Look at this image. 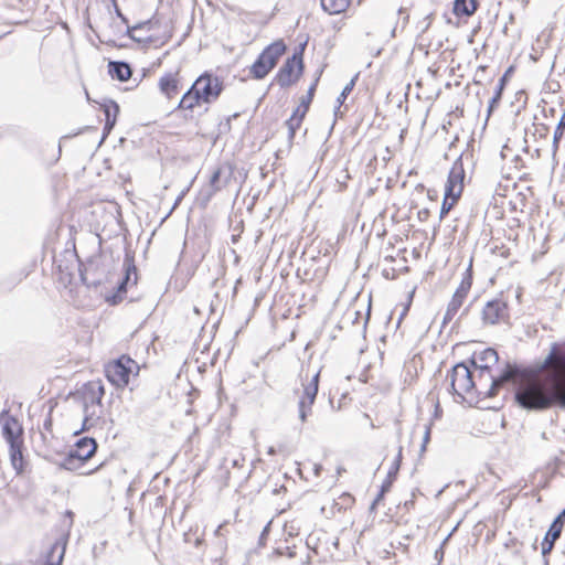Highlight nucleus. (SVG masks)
<instances>
[{"instance_id":"1","label":"nucleus","mask_w":565,"mask_h":565,"mask_svg":"<svg viewBox=\"0 0 565 565\" xmlns=\"http://www.w3.org/2000/svg\"><path fill=\"white\" fill-rule=\"evenodd\" d=\"M546 370L548 381L537 379L520 383L515 388V402L527 411L542 412L552 407L565 409V340L553 342L537 372Z\"/></svg>"},{"instance_id":"2","label":"nucleus","mask_w":565,"mask_h":565,"mask_svg":"<svg viewBox=\"0 0 565 565\" xmlns=\"http://www.w3.org/2000/svg\"><path fill=\"white\" fill-rule=\"evenodd\" d=\"M498 361V352L492 348L484 349L478 355H475V359L471 361L472 365L480 370V377L487 373L491 380V385L486 392V396L488 397L495 396L498 390L505 383L515 382L524 376L523 369L516 364L511 363H507L501 373L498 376H493L490 373V367L497 364Z\"/></svg>"},{"instance_id":"3","label":"nucleus","mask_w":565,"mask_h":565,"mask_svg":"<svg viewBox=\"0 0 565 565\" xmlns=\"http://www.w3.org/2000/svg\"><path fill=\"white\" fill-rule=\"evenodd\" d=\"M0 424L2 435L9 445L10 460L18 473L24 468L23 458V428L17 417L12 416L8 411L0 414Z\"/></svg>"},{"instance_id":"4","label":"nucleus","mask_w":565,"mask_h":565,"mask_svg":"<svg viewBox=\"0 0 565 565\" xmlns=\"http://www.w3.org/2000/svg\"><path fill=\"white\" fill-rule=\"evenodd\" d=\"M79 393L82 394L84 406L82 430H88L94 427L100 418L98 408L102 406L105 388L100 381H90L84 384Z\"/></svg>"},{"instance_id":"5","label":"nucleus","mask_w":565,"mask_h":565,"mask_svg":"<svg viewBox=\"0 0 565 565\" xmlns=\"http://www.w3.org/2000/svg\"><path fill=\"white\" fill-rule=\"evenodd\" d=\"M286 50L287 46L281 39L267 45L249 67L250 76L255 79L265 78L276 67Z\"/></svg>"},{"instance_id":"6","label":"nucleus","mask_w":565,"mask_h":565,"mask_svg":"<svg viewBox=\"0 0 565 565\" xmlns=\"http://www.w3.org/2000/svg\"><path fill=\"white\" fill-rule=\"evenodd\" d=\"M136 370L138 374L139 366L131 358L121 355L119 359L109 363L106 366V376L108 381L118 388H122L128 385L130 375Z\"/></svg>"},{"instance_id":"7","label":"nucleus","mask_w":565,"mask_h":565,"mask_svg":"<svg viewBox=\"0 0 565 565\" xmlns=\"http://www.w3.org/2000/svg\"><path fill=\"white\" fill-rule=\"evenodd\" d=\"M303 46L288 57L276 74L275 81L281 87H289L295 84L303 73Z\"/></svg>"},{"instance_id":"8","label":"nucleus","mask_w":565,"mask_h":565,"mask_svg":"<svg viewBox=\"0 0 565 565\" xmlns=\"http://www.w3.org/2000/svg\"><path fill=\"white\" fill-rule=\"evenodd\" d=\"M319 379H320V371L312 374L311 377H309V374L307 373L305 377H301L302 381V396L300 397L298 402V411H299V419L305 423L308 418V416L311 414L312 405L315 404L318 391H319Z\"/></svg>"},{"instance_id":"9","label":"nucleus","mask_w":565,"mask_h":565,"mask_svg":"<svg viewBox=\"0 0 565 565\" xmlns=\"http://www.w3.org/2000/svg\"><path fill=\"white\" fill-rule=\"evenodd\" d=\"M447 377L450 380L451 392L461 398L476 387L472 373L463 362L457 363Z\"/></svg>"},{"instance_id":"10","label":"nucleus","mask_w":565,"mask_h":565,"mask_svg":"<svg viewBox=\"0 0 565 565\" xmlns=\"http://www.w3.org/2000/svg\"><path fill=\"white\" fill-rule=\"evenodd\" d=\"M203 103L210 104L218 98L223 90V83L218 77L204 73L193 83Z\"/></svg>"},{"instance_id":"11","label":"nucleus","mask_w":565,"mask_h":565,"mask_svg":"<svg viewBox=\"0 0 565 565\" xmlns=\"http://www.w3.org/2000/svg\"><path fill=\"white\" fill-rule=\"evenodd\" d=\"M234 177V169L231 164L218 166L211 174L206 190V200H210L218 191L226 188Z\"/></svg>"},{"instance_id":"12","label":"nucleus","mask_w":565,"mask_h":565,"mask_svg":"<svg viewBox=\"0 0 565 565\" xmlns=\"http://www.w3.org/2000/svg\"><path fill=\"white\" fill-rule=\"evenodd\" d=\"M466 178L465 168L461 158H458L448 174L445 186V193L450 198L459 199L463 191V181Z\"/></svg>"},{"instance_id":"13","label":"nucleus","mask_w":565,"mask_h":565,"mask_svg":"<svg viewBox=\"0 0 565 565\" xmlns=\"http://www.w3.org/2000/svg\"><path fill=\"white\" fill-rule=\"evenodd\" d=\"M509 318V308L505 301L493 299L482 309V321L486 324H497Z\"/></svg>"},{"instance_id":"14","label":"nucleus","mask_w":565,"mask_h":565,"mask_svg":"<svg viewBox=\"0 0 565 565\" xmlns=\"http://www.w3.org/2000/svg\"><path fill=\"white\" fill-rule=\"evenodd\" d=\"M471 286H472V265L470 264L469 267L463 273L460 285L456 289L455 294L452 295L451 300L449 301V303L447 306V308H449L450 311L458 312V310L463 305V301L467 298L468 292L471 289Z\"/></svg>"},{"instance_id":"15","label":"nucleus","mask_w":565,"mask_h":565,"mask_svg":"<svg viewBox=\"0 0 565 565\" xmlns=\"http://www.w3.org/2000/svg\"><path fill=\"white\" fill-rule=\"evenodd\" d=\"M565 523V509L559 512V514L554 519L552 524L550 525L541 545H542V555L546 556L554 547V543L559 539L563 526Z\"/></svg>"},{"instance_id":"16","label":"nucleus","mask_w":565,"mask_h":565,"mask_svg":"<svg viewBox=\"0 0 565 565\" xmlns=\"http://www.w3.org/2000/svg\"><path fill=\"white\" fill-rule=\"evenodd\" d=\"M179 74V71L174 73H166L159 79L158 86L160 93L164 95L168 99L174 98L177 95H179L181 90Z\"/></svg>"},{"instance_id":"17","label":"nucleus","mask_w":565,"mask_h":565,"mask_svg":"<svg viewBox=\"0 0 565 565\" xmlns=\"http://www.w3.org/2000/svg\"><path fill=\"white\" fill-rule=\"evenodd\" d=\"M70 533L68 531L64 533L60 539L55 541V543L51 546L47 556L46 562L44 565H62L66 545L68 542Z\"/></svg>"},{"instance_id":"18","label":"nucleus","mask_w":565,"mask_h":565,"mask_svg":"<svg viewBox=\"0 0 565 565\" xmlns=\"http://www.w3.org/2000/svg\"><path fill=\"white\" fill-rule=\"evenodd\" d=\"M97 450V443L94 438L83 437L76 441L74 448L71 449L73 454L79 459L86 462L89 460Z\"/></svg>"},{"instance_id":"19","label":"nucleus","mask_w":565,"mask_h":565,"mask_svg":"<svg viewBox=\"0 0 565 565\" xmlns=\"http://www.w3.org/2000/svg\"><path fill=\"white\" fill-rule=\"evenodd\" d=\"M108 73L110 76L119 82H126L128 81L131 75L132 71L128 63L122 61H111L108 63Z\"/></svg>"},{"instance_id":"20","label":"nucleus","mask_w":565,"mask_h":565,"mask_svg":"<svg viewBox=\"0 0 565 565\" xmlns=\"http://www.w3.org/2000/svg\"><path fill=\"white\" fill-rule=\"evenodd\" d=\"M202 102L198 90H194V86L192 85L180 99L178 107L179 109H190L192 110L196 105Z\"/></svg>"},{"instance_id":"21","label":"nucleus","mask_w":565,"mask_h":565,"mask_svg":"<svg viewBox=\"0 0 565 565\" xmlns=\"http://www.w3.org/2000/svg\"><path fill=\"white\" fill-rule=\"evenodd\" d=\"M152 26V20H147L143 22H140L134 26H127L126 34L135 42L142 43V44H150L152 42V39L150 36L148 38H140V35H136L135 31L141 30V29H148L150 30Z\"/></svg>"},{"instance_id":"22","label":"nucleus","mask_w":565,"mask_h":565,"mask_svg":"<svg viewBox=\"0 0 565 565\" xmlns=\"http://www.w3.org/2000/svg\"><path fill=\"white\" fill-rule=\"evenodd\" d=\"M477 0H455L454 13L458 17H469L477 10Z\"/></svg>"},{"instance_id":"23","label":"nucleus","mask_w":565,"mask_h":565,"mask_svg":"<svg viewBox=\"0 0 565 565\" xmlns=\"http://www.w3.org/2000/svg\"><path fill=\"white\" fill-rule=\"evenodd\" d=\"M136 275V267L134 265L128 264L126 267V274L124 278L118 282L116 294L113 296V303H117L118 301H121L122 295L127 291V285L130 280V275Z\"/></svg>"},{"instance_id":"24","label":"nucleus","mask_w":565,"mask_h":565,"mask_svg":"<svg viewBox=\"0 0 565 565\" xmlns=\"http://www.w3.org/2000/svg\"><path fill=\"white\" fill-rule=\"evenodd\" d=\"M104 113L106 116V124L104 127V134H108L115 126L117 115L119 114V106L115 102H110V105L104 106Z\"/></svg>"},{"instance_id":"25","label":"nucleus","mask_w":565,"mask_h":565,"mask_svg":"<svg viewBox=\"0 0 565 565\" xmlns=\"http://www.w3.org/2000/svg\"><path fill=\"white\" fill-rule=\"evenodd\" d=\"M350 0H321L322 9L329 14H339L349 7Z\"/></svg>"},{"instance_id":"26","label":"nucleus","mask_w":565,"mask_h":565,"mask_svg":"<svg viewBox=\"0 0 565 565\" xmlns=\"http://www.w3.org/2000/svg\"><path fill=\"white\" fill-rule=\"evenodd\" d=\"M510 71H511V68L505 72V74L500 78L499 84L497 85L495 93H494L493 97L489 102L488 117L492 114V111L499 105V103L501 100L502 92H503L504 84H505V77H507V75L509 74Z\"/></svg>"},{"instance_id":"27","label":"nucleus","mask_w":565,"mask_h":565,"mask_svg":"<svg viewBox=\"0 0 565 565\" xmlns=\"http://www.w3.org/2000/svg\"><path fill=\"white\" fill-rule=\"evenodd\" d=\"M564 132H565V108H564L562 117H561V119L555 128L554 135H553L552 149H553L554 154L558 150L559 141L562 140Z\"/></svg>"},{"instance_id":"28","label":"nucleus","mask_w":565,"mask_h":565,"mask_svg":"<svg viewBox=\"0 0 565 565\" xmlns=\"http://www.w3.org/2000/svg\"><path fill=\"white\" fill-rule=\"evenodd\" d=\"M402 451H403V447L399 446L398 452L387 472L386 479L384 480V481H390V488L392 487V484L395 481L397 473L399 471L401 463H402Z\"/></svg>"},{"instance_id":"29","label":"nucleus","mask_w":565,"mask_h":565,"mask_svg":"<svg viewBox=\"0 0 565 565\" xmlns=\"http://www.w3.org/2000/svg\"><path fill=\"white\" fill-rule=\"evenodd\" d=\"M84 465L83 460H79L73 451L70 450V452L66 455V457L61 462V468L68 470V471H75L79 469Z\"/></svg>"},{"instance_id":"30","label":"nucleus","mask_w":565,"mask_h":565,"mask_svg":"<svg viewBox=\"0 0 565 565\" xmlns=\"http://www.w3.org/2000/svg\"><path fill=\"white\" fill-rule=\"evenodd\" d=\"M358 78V75H355L342 89L341 94L339 95V97L337 98V103H338V106L334 110V115L337 116L338 115V111H339V108L340 106L344 103V100L347 99L348 95L353 90L354 86H355V81Z\"/></svg>"},{"instance_id":"31","label":"nucleus","mask_w":565,"mask_h":565,"mask_svg":"<svg viewBox=\"0 0 565 565\" xmlns=\"http://www.w3.org/2000/svg\"><path fill=\"white\" fill-rule=\"evenodd\" d=\"M321 73H322V71H319L317 73V76H316L313 83L310 85V87L307 90V95L301 98V103L302 104H306V105L310 106V104H311V102L313 99V96H315V93H316V88H317V85H318V82H319Z\"/></svg>"},{"instance_id":"32","label":"nucleus","mask_w":565,"mask_h":565,"mask_svg":"<svg viewBox=\"0 0 565 565\" xmlns=\"http://www.w3.org/2000/svg\"><path fill=\"white\" fill-rule=\"evenodd\" d=\"M459 199L450 198L447 193H445L441 209H440V218L443 220L449 211L455 206Z\"/></svg>"},{"instance_id":"33","label":"nucleus","mask_w":565,"mask_h":565,"mask_svg":"<svg viewBox=\"0 0 565 565\" xmlns=\"http://www.w3.org/2000/svg\"><path fill=\"white\" fill-rule=\"evenodd\" d=\"M90 267H86L83 271H81V278H82V281L88 286V287H97L102 284V280L99 278H93V279H89L88 275L90 274Z\"/></svg>"},{"instance_id":"34","label":"nucleus","mask_w":565,"mask_h":565,"mask_svg":"<svg viewBox=\"0 0 565 565\" xmlns=\"http://www.w3.org/2000/svg\"><path fill=\"white\" fill-rule=\"evenodd\" d=\"M301 124L302 121L299 120V118L289 117V119L286 121V126L288 128V136L290 140L294 139L296 131L300 128Z\"/></svg>"},{"instance_id":"35","label":"nucleus","mask_w":565,"mask_h":565,"mask_svg":"<svg viewBox=\"0 0 565 565\" xmlns=\"http://www.w3.org/2000/svg\"><path fill=\"white\" fill-rule=\"evenodd\" d=\"M309 110V106L306 105V104H302L300 102V104L297 106V108L294 110L292 115L290 116L291 118H299V120H303L306 114L308 113Z\"/></svg>"},{"instance_id":"36","label":"nucleus","mask_w":565,"mask_h":565,"mask_svg":"<svg viewBox=\"0 0 565 565\" xmlns=\"http://www.w3.org/2000/svg\"><path fill=\"white\" fill-rule=\"evenodd\" d=\"M390 481H383L382 486H381V490L379 492V494L376 495L374 502H373V505L379 503L383 497L385 495L386 492L390 491Z\"/></svg>"},{"instance_id":"37","label":"nucleus","mask_w":565,"mask_h":565,"mask_svg":"<svg viewBox=\"0 0 565 565\" xmlns=\"http://www.w3.org/2000/svg\"><path fill=\"white\" fill-rule=\"evenodd\" d=\"M451 533L443 541L440 547L438 550H436L435 552V558L438 561V562H441L443 557H444V546L447 544L449 537H450Z\"/></svg>"},{"instance_id":"38","label":"nucleus","mask_w":565,"mask_h":565,"mask_svg":"<svg viewBox=\"0 0 565 565\" xmlns=\"http://www.w3.org/2000/svg\"><path fill=\"white\" fill-rule=\"evenodd\" d=\"M457 312L455 311H450L449 308H447L446 312H445V316H444V319H443V326H446L447 323H449L454 317L456 316Z\"/></svg>"},{"instance_id":"39","label":"nucleus","mask_w":565,"mask_h":565,"mask_svg":"<svg viewBox=\"0 0 565 565\" xmlns=\"http://www.w3.org/2000/svg\"><path fill=\"white\" fill-rule=\"evenodd\" d=\"M429 216V210L428 209H422L418 211V218L424 222L428 218Z\"/></svg>"},{"instance_id":"40","label":"nucleus","mask_w":565,"mask_h":565,"mask_svg":"<svg viewBox=\"0 0 565 565\" xmlns=\"http://www.w3.org/2000/svg\"><path fill=\"white\" fill-rule=\"evenodd\" d=\"M115 10H116V14L118 18H120V20L122 21V23L127 24L128 25V19L126 15H124L120 11V9L118 8L117 4H115Z\"/></svg>"},{"instance_id":"41","label":"nucleus","mask_w":565,"mask_h":565,"mask_svg":"<svg viewBox=\"0 0 565 565\" xmlns=\"http://www.w3.org/2000/svg\"><path fill=\"white\" fill-rule=\"evenodd\" d=\"M287 556L289 558H294L296 556V552L291 547H287Z\"/></svg>"},{"instance_id":"42","label":"nucleus","mask_w":565,"mask_h":565,"mask_svg":"<svg viewBox=\"0 0 565 565\" xmlns=\"http://www.w3.org/2000/svg\"><path fill=\"white\" fill-rule=\"evenodd\" d=\"M429 435H430V430H429V429H427V430L425 431V436H424V445L429 440Z\"/></svg>"},{"instance_id":"43","label":"nucleus","mask_w":565,"mask_h":565,"mask_svg":"<svg viewBox=\"0 0 565 565\" xmlns=\"http://www.w3.org/2000/svg\"><path fill=\"white\" fill-rule=\"evenodd\" d=\"M359 315H360L359 311L349 312L350 318L354 317V319H358Z\"/></svg>"},{"instance_id":"44","label":"nucleus","mask_w":565,"mask_h":565,"mask_svg":"<svg viewBox=\"0 0 565 565\" xmlns=\"http://www.w3.org/2000/svg\"><path fill=\"white\" fill-rule=\"evenodd\" d=\"M66 515H67V516H70V518L72 519L74 514H73V512H72V511H66ZM72 523H73V521L71 520L68 527H71V526H72Z\"/></svg>"},{"instance_id":"45","label":"nucleus","mask_w":565,"mask_h":565,"mask_svg":"<svg viewBox=\"0 0 565 565\" xmlns=\"http://www.w3.org/2000/svg\"><path fill=\"white\" fill-rule=\"evenodd\" d=\"M105 43L111 46H117L116 42L113 40L106 41Z\"/></svg>"},{"instance_id":"46","label":"nucleus","mask_w":565,"mask_h":565,"mask_svg":"<svg viewBox=\"0 0 565 565\" xmlns=\"http://www.w3.org/2000/svg\"><path fill=\"white\" fill-rule=\"evenodd\" d=\"M541 438L544 440H548L547 434L545 431L541 434Z\"/></svg>"},{"instance_id":"47","label":"nucleus","mask_w":565,"mask_h":565,"mask_svg":"<svg viewBox=\"0 0 565 565\" xmlns=\"http://www.w3.org/2000/svg\"><path fill=\"white\" fill-rule=\"evenodd\" d=\"M267 532H268V525L263 530V533H262L260 537L266 536Z\"/></svg>"},{"instance_id":"48","label":"nucleus","mask_w":565,"mask_h":565,"mask_svg":"<svg viewBox=\"0 0 565 565\" xmlns=\"http://www.w3.org/2000/svg\"><path fill=\"white\" fill-rule=\"evenodd\" d=\"M407 311H408V307H405L403 313L401 315V319H403V317L407 313Z\"/></svg>"},{"instance_id":"49","label":"nucleus","mask_w":565,"mask_h":565,"mask_svg":"<svg viewBox=\"0 0 565 565\" xmlns=\"http://www.w3.org/2000/svg\"><path fill=\"white\" fill-rule=\"evenodd\" d=\"M305 565H309L310 564V557H307V559H305Z\"/></svg>"},{"instance_id":"50","label":"nucleus","mask_w":565,"mask_h":565,"mask_svg":"<svg viewBox=\"0 0 565 565\" xmlns=\"http://www.w3.org/2000/svg\"><path fill=\"white\" fill-rule=\"evenodd\" d=\"M181 199H182V196H179V198L177 199V201H175V204H174V205H177V204L181 201Z\"/></svg>"},{"instance_id":"51","label":"nucleus","mask_w":565,"mask_h":565,"mask_svg":"<svg viewBox=\"0 0 565 565\" xmlns=\"http://www.w3.org/2000/svg\"><path fill=\"white\" fill-rule=\"evenodd\" d=\"M233 466H238V460H236V459H235V460L233 461Z\"/></svg>"},{"instance_id":"52","label":"nucleus","mask_w":565,"mask_h":565,"mask_svg":"<svg viewBox=\"0 0 565 565\" xmlns=\"http://www.w3.org/2000/svg\"><path fill=\"white\" fill-rule=\"evenodd\" d=\"M536 543H537V540H534V548H536Z\"/></svg>"}]
</instances>
